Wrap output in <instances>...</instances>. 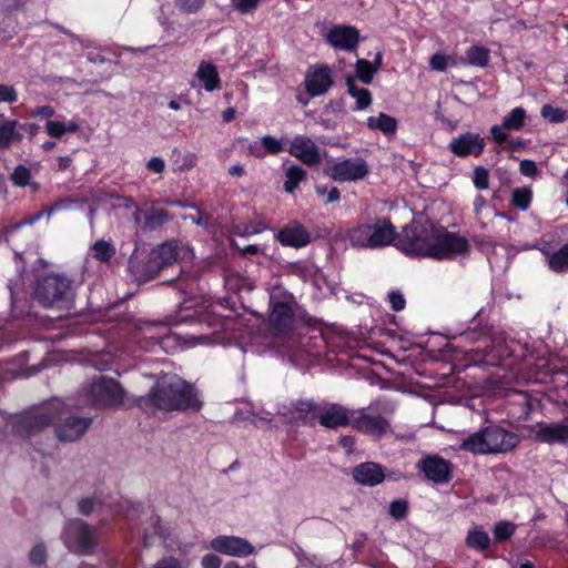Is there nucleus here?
Segmentation results:
<instances>
[{
  "label": "nucleus",
  "instance_id": "1",
  "mask_svg": "<svg viewBox=\"0 0 568 568\" xmlns=\"http://www.w3.org/2000/svg\"><path fill=\"white\" fill-rule=\"evenodd\" d=\"M395 246L408 256L450 258L468 250V241L429 221L414 220L397 235Z\"/></svg>",
  "mask_w": 568,
  "mask_h": 568
},
{
  "label": "nucleus",
  "instance_id": "2",
  "mask_svg": "<svg viewBox=\"0 0 568 568\" xmlns=\"http://www.w3.org/2000/svg\"><path fill=\"white\" fill-rule=\"evenodd\" d=\"M140 406L145 409L200 410L202 400L196 389L178 375L165 374L156 381L149 394L141 397Z\"/></svg>",
  "mask_w": 568,
  "mask_h": 568
},
{
  "label": "nucleus",
  "instance_id": "3",
  "mask_svg": "<svg viewBox=\"0 0 568 568\" xmlns=\"http://www.w3.org/2000/svg\"><path fill=\"white\" fill-rule=\"evenodd\" d=\"M518 437L497 425H489L466 437L460 449L475 455L500 454L515 448Z\"/></svg>",
  "mask_w": 568,
  "mask_h": 568
},
{
  "label": "nucleus",
  "instance_id": "4",
  "mask_svg": "<svg viewBox=\"0 0 568 568\" xmlns=\"http://www.w3.org/2000/svg\"><path fill=\"white\" fill-rule=\"evenodd\" d=\"M346 239L352 246L376 248L392 243L395 245L397 235L389 221L377 219L349 229Z\"/></svg>",
  "mask_w": 568,
  "mask_h": 568
},
{
  "label": "nucleus",
  "instance_id": "5",
  "mask_svg": "<svg viewBox=\"0 0 568 568\" xmlns=\"http://www.w3.org/2000/svg\"><path fill=\"white\" fill-rule=\"evenodd\" d=\"M37 298L44 306L67 315L72 308L73 294L70 282L61 276L44 277L37 288Z\"/></svg>",
  "mask_w": 568,
  "mask_h": 568
},
{
  "label": "nucleus",
  "instance_id": "6",
  "mask_svg": "<svg viewBox=\"0 0 568 568\" xmlns=\"http://www.w3.org/2000/svg\"><path fill=\"white\" fill-rule=\"evenodd\" d=\"M123 396L121 386L111 378L99 377L88 389V400L95 407L120 405Z\"/></svg>",
  "mask_w": 568,
  "mask_h": 568
},
{
  "label": "nucleus",
  "instance_id": "7",
  "mask_svg": "<svg viewBox=\"0 0 568 568\" xmlns=\"http://www.w3.org/2000/svg\"><path fill=\"white\" fill-rule=\"evenodd\" d=\"M63 540L65 546L78 554H89L93 548L92 529L82 520H70L65 525Z\"/></svg>",
  "mask_w": 568,
  "mask_h": 568
},
{
  "label": "nucleus",
  "instance_id": "8",
  "mask_svg": "<svg viewBox=\"0 0 568 568\" xmlns=\"http://www.w3.org/2000/svg\"><path fill=\"white\" fill-rule=\"evenodd\" d=\"M272 311L270 314V326L274 335L284 336L292 331L294 325V313L290 296L276 301L275 292L270 296Z\"/></svg>",
  "mask_w": 568,
  "mask_h": 568
},
{
  "label": "nucleus",
  "instance_id": "9",
  "mask_svg": "<svg viewBox=\"0 0 568 568\" xmlns=\"http://www.w3.org/2000/svg\"><path fill=\"white\" fill-rule=\"evenodd\" d=\"M368 172V164L362 158H348L335 161L327 169L329 178L337 182L363 180Z\"/></svg>",
  "mask_w": 568,
  "mask_h": 568
},
{
  "label": "nucleus",
  "instance_id": "10",
  "mask_svg": "<svg viewBox=\"0 0 568 568\" xmlns=\"http://www.w3.org/2000/svg\"><path fill=\"white\" fill-rule=\"evenodd\" d=\"M334 49L353 52L359 43V31L349 24H334L323 34Z\"/></svg>",
  "mask_w": 568,
  "mask_h": 568
},
{
  "label": "nucleus",
  "instance_id": "11",
  "mask_svg": "<svg viewBox=\"0 0 568 568\" xmlns=\"http://www.w3.org/2000/svg\"><path fill=\"white\" fill-rule=\"evenodd\" d=\"M211 548L217 552L245 558L256 552L255 547L245 538L219 536L211 541Z\"/></svg>",
  "mask_w": 568,
  "mask_h": 568
},
{
  "label": "nucleus",
  "instance_id": "12",
  "mask_svg": "<svg viewBox=\"0 0 568 568\" xmlns=\"http://www.w3.org/2000/svg\"><path fill=\"white\" fill-rule=\"evenodd\" d=\"M287 152L308 166L321 162V150L316 143L308 136L295 135L288 144Z\"/></svg>",
  "mask_w": 568,
  "mask_h": 568
},
{
  "label": "nucleus",
  "instance_id": "13",
  "mask_svg": "<svg viewBox=\"0 0 568 568\" xmlns=\"http://www.w3.org/2000/svg\"><path fill=\"white\" fill-rule=\"evenodd\" d=\"M332 84V71L325 64L311 67L305 74L304 85L311 97L325 94Z\"/></svg>",
  "mask_w": 568,
  "mask_h": 568
},
{
  "label": "nucleus",
  "instance_id": "14",
  "mask_svg": "<svg viewBox=\"0 0 568 568\" xmlns=\"http://www.w3.org/2000/svg\"><path fill=\"white\" fill-rule=\"evenodd\" d=\"M485 149V140L478 133L466 132L453 139L449 143V150L459 158L469 155L478 156Z\"/></svg>",
  "mask_w": 568,
  "mask_h": 568
},
{
  "label": "nucleus",
  "instance_id": "15",
  "mask_svg": "<svg viewBox=\"0 0 568 568\" xmlns=\"http://www.w3.org/2000/svg\"><path fill=\"white\" fill-rule=\"evenodd\" d=\"M317 418L326 428H336L352 424V412L339 404H324L318 407Z\"/></svg>",
  "mask_w": 568,
  "mask_h": 568
},
{
  "label": "nucleus",
  "instance_id": "16",
  "mask_svg": "<svg viewBox=\"0 0 568 568\" xmlns=\"http://www.w3.org/2000/svg\"><path fill=\"white\" fill-rule=\"evenodd\" d=\"M352 425L354 428L377 438L388 430V423L385 418L364 412L352 410Z\"/></svg>",
  "mask_w": 568,
  "mask_h": 568
},
{
  "label": "nucleus",
  "instance_id": "17",
  "mask_svg": "<svg viewBox=\"0 0 568 568\" xmlns=\"http://www.w3.org/2000/svg\"><path fill=\"white\" fill-rule=\"evenodd\" d=\"M90 424V418L69 416L55 426V435L61 442H74L83 436Z\"/></svg>",
  "mask_w": 568,
  "mask_h": 568
},
{
  "label": "nucleus",
  "instance_id": "18",
  "mask_svg": "<svg viewBox=\"0 0 568 568\" xmlns=\"http://www.w3.org/2000/svg\"><path fill=\"white\" fill-rule=\"evenodd\" d=\"M532 438L545 444H566L568 443V425L557 424H539L532 433Z\"/></svg>",
  "mask_w": 568,
  "mask_h": 568
},
{
  "label": "nucleus",
  "instance_id": "19",
  "mask_svg": "<svg viewBox=\"0 0 568 568\" xmlns=\"http://www.w3.org/2000/svg\"><path fill=\"white\" fill-rule=\"evenodd\" d=\"M276 239L284 246L300 248L310 244L311 234L303 225L294 222L283 227Z\"/></svg>",
  "mask_w": 568,
  "mask_h": 568
},
{
  "label": "nucleus",
  "instance_id": "20",
  "mask_svg": "<svg viewBox=\"0 0 568 568\" xmlns=\"http://www.w3.org/2000/svg\"><path fill=\"white\" fill-rule=\"evenodd\" d=\"M418 468L434 483H444L449 478V464L438 456H428L418 463Z\"/></svg>",
  "mask_w": 568,
  "mask_h": 568
},
{
  "label": "nucleus",
  "instance_id": "21",
  "mask_svg": "<svg viewBox=\"0 0 568 568\" xmlns=\"http://www.w3.org/2000/svg\"><path fill=\"white\" fill-rule=\"evenodd\" d=\"M353 477L361 485L376 486L384 480L385 474L378 464L363 463L354 468Z\"/></svg>",
  "mask_w": 568,
  "mask_h": 568
},
{
  "label": "nucleus",
  "instance_id": "22",
  "mask_svg": "<svg viewBox=\"0 0 568 568\" xmlns=\"http://www.w3.org/2000/svg\"><path fill=\"white\" fill-rule=\"evenodd\" d=\"M194 78L207 92L221 89V79L217 69L211 62L202 61L194 73Z\"/></svg>",
  "mask_w": 568,
  "mask_h": 568
},
{
  "label": "nucleus",
  "instance_id": "23",
  "mask_svg": "<svg viewBox=\"0 0 568 568\" xmlns=\"http://www.w3.org/2000/svg\"><path fill=\"white\" fill-rule=\"evenodd\" d=\"M178 255L179 253L176 245H174L173 243L162 244L152 251L150 267L154 273H156L163 266L173 263L176 260Z\"/></svg>",
  "mask_w": 568,
  "mask_h": 568
},
{
  "label": "nucleus",
  "instance_id": "24",
  "mask_svg": "<svg viewBox=\"0 0 568 568\" xmlns=\"http://www.w3.org/2000/svg\"><path fill=\"white\" fill-rule=\"evenodd\" d=\"M19 123L16 120L3 119L0 121V150H8L16 142L23 138L18 130Z\"/></svg>",
  "mask_w": 568,
  "mask_h": 568
},
{
  "label": "nucleus",
  "instance_id": "25",
  "mask_svg": "<svg viewBox=\"0 0 568 568\" xmlns=\"http://www.w3.org/2000/svg\"><path fill=\"white\" fill-rule=\"evenodd\" d=\"M382 65V52L378 51L373 62L365 59H358L355 64V72L358 80L365 84H369L374 74Z\"/></svg>",
  "mask_w": 568,
  "mask_h": 568
},
{
  "label": "nucleus",
  "instance_id": "26",
  "mask_svg": "<svg viewBox=\"0 0 568 568\" xmlns=\"http://www.w3.org/2000/svg\"><path fill=\"white\" fill-rule=\"evenodd\" d=\"M367 126L371 130H377L382 132L386 136H392L397 131L398 122L395 118L381 112L377 115L367 118Z\"/></svg>",
  "mask_w": 568,
  "mask_h": 568
},
{
  "label": "nucleus",
  "instance_id": "27",
  "mask_svg": "<svg viewBox=\"0 0 568 568\" xmlns=\"http://www.w3.org/2000/svg\"><path fill=\"white\" fill-rule=\"evenodd\" d=\"M44 130L51 138L59 139L65 133H74L79 130V125L74 120H67L59 116L54 120H48Z\"/></svg>",
  "mask_w": 568,
  "mask_h": 568
},
{
  "label": "nucleus",
  "instance_id": "28",
  "mask_svg": "<svg viewBox=\"0 0 568 568\" xmlns=\"http://www.w3.org/2000/svg\"><path fill=\"white\" fill-rule=\"evenodd\" d=\"M57 417V410L53 407H47L41 409L37 414L26 417L23 419V424L30 432L39 430L50 423H52Z\"/></svg>",
  "mask_w": 568,
  "mask_h": 568
},
{
  "label": "nucleus",
  "instance_id": "29",
  "mask_svg": "<svg viewBox=\"0 0 568 568\" xmlns=\"http://www.w3.org/2000/svg\"><path fill=\"white\" fill-rule=\"evenodd\" d=\"M168 535L166 527L162 524L161 518L150 513L148 516V525L144 531V544L151 545L155 537L165 538Z\"/></svg>",
  "mask_w": 568,
  "mask_h": 568
},
{
  "label": "nucleus",
  "instance_id": "30",
  "mask_svg": "<svg viewBox=\"0 0 568 568\" xmlns=\"http://www.w3.org/2000/svg\"><path fill=\"white\" fill-rule=\"evenodd\" d=\"M194 304L191 302H183L180 306L178 314L169 320L168 325L174 326L182 323H195L201 322V316L197 311L193 310Z\"/></svg>",
  "mask_w": 568,
  "mask_h": 568
},
{
  "label": "nucleus",
  "instance_id": "31",
  "mask_svg": "<svg viewBox=\"0 0 568 568\" xmlns=\"http://www.w3.org/2000/svg\"><path fill=\"white\" fill-rule=\"evenodd\" d=\"M348 93L356 100V110L367 109L372 104V95L367 89L358 88L354 78L346 79Z\"/></svg>",
  "mask_w": 568,
  "mask_h": 568
},
{
  "label": "nucleus",
  "instance_id": "32",
  "mask_svg": "<svg viewBox=\"0 0 568 568\" xmlns=\"http://www.w3.org/2000/svg\"><path fill=\"white\" fill-rule=\"evenodd\" d=\"M73 204H74V201L69 197L59 200L55 203H53L51 206H49L47 210H42V211L38 212L37 214H34L31 219L19 223L17 225V227H19L21 225H27V224H33L34 222L39 221L43 215H47L48 217H50L51 215H53L54 213H57L59 211L70 210L73 206Z\"/></svg>",
  "mask_w": 568,
  "mask_h": 568
},
{
  "label": "nucleus",
  "instance_id": "33",
  "mask_svg": "<svg viewBox=\"0 0 568 568\" xmlns=\"http://www.w3.org/2000/svg\"><path fill=\"white\" fill-rule=\"evenodd\" d=\"M306 178L304 169L297 165H291L285 170L284 190L287 193H293L298 184Z\"/></svg>",
  "mask_w": 568,
  "mask_h": 568
},
{
  "label": "nucleus",
  "instance_id": "34",
  "mask_svg": "<svg viewBox=\"0 0 568 568\" xmlns=\"http://www.w3.org/2000/svg\"><path fill=\"white\" fill-rule=\"evenodd\" d=\"M467 546L476 550H485L490 542L488 534L477 527L469 530L466 538Z\"/></svg>",
  "mask_w": 568,
  "mask_h": 568
},
{
  "label": "nucleus",
  "instance_id": "35",
  "mask_svg": "<svg viewBox=\"0 0 568 568\" xmlns=\"http://www.w3.org/2000/svg\"><path fill=\"white\" fill-rule=\"evenodd\" d=\"M526 111L518 106L513 109L503 120L504 126L509 131H519L526 121Z\"/></svg>",
  "mask_w": 568,
  "mask_h": 568
},
{
  "label": "nucleus",
  "instance_id": "36",
  "mask_svg": "<svg viewBox=\"0 0 568 568\" xmlns=\"http://www.w3.org/2000/svg\"><path fill=\"white\" fill-rule=\"evenodd\" d=\"M31 172L28 168L23 165H19L14 169L11 174V181L16 186L23 187L30 185L33 192L39 190V184L34 182H30Z\"/></svg>",
  "mask_w": 568,
  "mask_h": 568
},
{
  "label": "nucleus",
  "instance_id": "37",
  "mask_svg": "<svg viewBox=\"0 0 568 568\" xmlns=\"http://www.w3.org/2000/svg\"><path fill=\"white\" fill-rule=\"evenodd\" d=\"M548 265L555 272H568V243L549 256Z\"/></svg>",
  "mask_w": 568,
  "mask_h": 568
},
{
  "label": "nucleus",
  "instance_id": "38",
  "mask_svg": "<svg viewBox=\"0 0 568 568\" xmlns=\"http://www.w3.org/2000/svg\"><path fill=\"white\" fill-rule=\"evenodd\" d=\"M532 199L530 187H517L511 192V203L521 211L528 210Z\"/></svg>",
  "mask_w": 568,
  "mask_h": 568
},
{
  "label": "nucleus",
  "instance_id": "39",
  "mask_svg": "<svg viewBox=\"0 0 568 568\" xmlns=\"http://www.w3.org/2000/svg\"><path fill=\"white\" fill-rule=\"evenodd\" d=\"M262 148L265 150V154L276 155L285 150L284 139H277L273 135H263L260 140Z\"/></svg>",
  "mask_w": 568,
  "mask_h": 568
},
{
  "label": "nucleus",
  "instance_id": "40",
  "mask_svg": "<svg viewBox=\"0 0 568 568\" xmlns=\"http://www.w3.org/2000/svg\"><path fill=\"white\" fill-rule=\"evenodd\" d=\"M92 254L100 262H109L115 254V248L109 242L98 241L92 246Z\"/></svg>",
  "mask_w": 568,
  "mask_h": 568
},
{
  "label": "nucleus",
  "instance_id": "41",
  "mask_svg": "<svg viewBox=\"0 0 568 568\" xmlns=\"http://www.w3.org/2000/svg\"><path fill=\"white\" fill-rule=\"evenodd\" d=\"M541 116L550 123H562L567 120V112L561 108L545 104L540 111Z\"/></svg>",
  "mask_w": 568,
  "mask_h": 568
},
{
  "label": "nucleus",
  "instance_id": "42",
  "mask_svg": "<svg viewBox=\"0 0 568 568\" xmlns=\"http://www.w3.org/2000/svg\"><path fill=\"white\" fill-rule=\"evenodd\" d=\"M466 57L470 64L478 67H485L489 61L488 51L481 47L470 48Z\"/></svg>",
  "mask_w": 568,
  "mask_h": 568
},
{
  "label": "nucleus",
  "instance_id": "43",
  "mask_svg": "<svg viewBox=\"0 0 568 568\" xmlns=\"http://www.w3.org/2000/svg\"><path fill=\"white\" fill-rule=\"evenodd\" d=\"M168 221V214L163 210H153L145 219V227L154 230Z\"/></svg>",
  "mask_w": 568,
  "mask_h": 568
},
{
  "label": "nucleus",
  "instance_id": "44",
  "mask_svg": "<svg viewBox=\"0 0 568 568\" xmlns=\"http://www.w3.org/2000/svg\"><path fill=\"white\" fill-rule=\"evenodd\" d=\"M515 525L509 521H500L496 524L494 529V536L496 540H506L510 538L515 531Z\"/></svg>",
  "mask_w": 568,
  "mask_h": 568
},
{
  "label": "nucleus",
  "instance_id": "45",
  "mask_svg": "<svg viewBox=\"0 0 568 568\" xmlns=\"http://www.w3.org/2000/svg\"><path fill=\"white\" fill-rule=\"evenodd\" d=\"M230 2L235 11L246 14L255 11L261 0H230Z\"/></svg>",
  "mask_w": 568,
  "mask_h": 568
},
{
  "label": "nucleus",
  "instance_id": "46",
  "mask_svg": "<svg viewBox=\"0 0 568 568\" xmlns=\"http://www.w3.org/2000/svg\"><path fill=\"white\" fill-rule=\"evenodd\" d=\"M205 0H175V7L185 13H195L204 4Z\"/></svg>",
  "mask_w": 568,
  "mask_h": 568
},
{
  "label": "nucleus",
  "instance_id": "47",
  "mask_svg": "<svg viewBox=\"0 0 568 568\" xmlns=\"http://www.w3.org/2000/svg\"><path fill=\"white\" fill-rule=\"evenodd\" d=\"M29 559L33 565L41 566L47 560V548L42 544L36 545L29 554Z\"/></svg>",
  "mask_w": 568,
  "mask_h": 568
},
{
  "label": "nucleus",
  "instance_id": "48",
  "mask_svg": "<svg viewBox=\"0 0 568 568\" xmlns=\"http://www.w3.org/2000/svg\"><path fill=\"white\" fill-rule=\"evenodd\" d=\"M488 171L485 168L478 166L474 171L473 182L478 190L488 189Z\"/></svg>",
  "mask_w": 568,
  "mask_h": 568
},
{
  "label": "nucleus",
  "instance_id": "49",
  "mask_svg": "<svg viewBox=\"0 0 568 568\" xmlns=\"http://www.w3.org/2000/svg\"><path fill=\"white\" fill-rule=\"evenodd\" d=\"M316 193L320 196L326 195L325 203H335L339 200V191L337 187L328 189L326 185H317Z\"/></svg>",
  "mask_w": 568,
  "mask_h": 568
},
{
  "label": "nucleus",
  "instance_id": "50",
  "mask_svg": "<svg viewBox=\"0 0 568 568\" xmlns=\"http://www.w3.org/2000/svg\"><path fill=\"white\" fill-rule=\"evenodd\" d=\"M449 61H450L449 57H446L442 53H436L430 58L429 67L434 71L442 72V71L446 70Z\"/></svg>",
  "mask_w": 568,
  "mask_h": 568
},
{
  "label": "nucleus",
  "instance_id": "51",
  "mask_svg": "<svg viewBox=\"0 0 568 568\" xmlns=\"http://www.w3.org/2000/svg\"><path fill=\"white\" fill-rule=\"evenodd\" d=\"M18 100V93L12 85L0 84V102L13 103Z\"/></svg>",
  "mask_w": 568,
  "mask_h": 568
},
{
  "label": "nucleus",
  "instance_id": "52",
  "mask_svg": "<svg viewBox=\"0 0 568 568\" xmlns=\"http://www.w3.org/2000/svg\"><path fill=\"white\" fill-rule=\"evenodd\" d=\"M407 511V504L404 500H395L389 505V515L395 519H400Z\"/></svg>",
  "mask_w": 568,
  "mask_h": 568
},
{
  "label": "nucleus",
  "instance_id": "53",
  "mask_svg": "<svg viewBox=\"0 0 568 568\" xmlns=\"http://www.w3.org/2000/svg\"><path fill=\"white\" fill-rule=\"evenodd\" d=\"M151 568H184V566L178 558L169 556L156 561Z\"/></svg>",
  "mask_w": 568,
  "mask_h": 568
},
{
  "label": "nucleus",
  "instance_id": "54",
  "mask_svg": "<svg viewBox=\"0 0 568 568\" xmlns=\"http://www.w3.org/2000/svg\"><path fill=\"white\" fill-rule=\"evenodd\" d=\"M320 406H316L313 402L310 400H301L296 403V412L302 415H307L310 413H314V416L317 417V410Z\"/></svg>",
  "mask_w": 568,
  "mask_h": 568
},
{
  "label": "nucleus",
  "instance_id": "55",
  "mask_svg": "<svg viewBox=\"0 0 568 568\" xmlns=\"http://www.w3.org/2000/svg\"><path fill=\"white\" fill-rule=\"evenodd\" d=\"M519 171L525 176H535L538 173V168L532 160H523L519 164Z\"/></svg>",
  "mask_w": 568,
  "mask_h": 568
},
{
  "label": "nucleus",
  "instance_id": "56",
  "mask_svg": "<svg viewBox=\"0 0 568 568\" xmlns=\"http://www.w3.org/2000/svg\"><path fill=\"white\" fill-rule=\"evenodd\" d=\"M506 130H508L506 126H504V123L493 125L490 129L491 136L495 142L497 143H504L508 139V134L506 133Z\"/></svg>",
  "mask_w": 568,
  "mask_h": 568
},
{
  "label": "nucleus",
  "instance_id": "57",
  "mask_svg": "<svg viewBox=\"0 0 568 568\" xmlns=\"http://www.w3.org/2000/svg\"><path fill=\"white\" fill-rule=\"evenodd\" d=\"M146 168L154 173L161 174L165 170V162L160 156H153L148 161Z\"/></svg>",
  "mask_w": 568,
  "mask_h": 568
},
{
  "label": "nucleus",
  "instance_id": "58",
  "mask_svg": "<svg viewBox=\"0 0 568 568\" xmlns=\"http://www.w3.org/2000/svg\"><path fill=\"white\" fill-rule=\"evenodd\" d=\"M98 501L92 498H84L79 501V511L83 515H89L97 509Z\"/></svg>",
  "mask_w": 568,
  "mask_h": 568
},
{
  "label": "nucleus",
  "instance_id": "59",
  "mask_svg": "<svg viewBox=\"0 0 568 568\" xmlns=\"http://www.w3.org/2000/svg\"><path fill=\"white\" fill-rule=\"evenodd\" d=\"M388 300L392 305V308L396 312L404 310L405 300L404 296L397 292H392L388 294Z\"/></svg>",
  "mask_w": 568,
  "mask_h": 568
},
{
  "label": "nucleus",
  "instance_id": "60",
  "mask_svg": "<svg viewBox=\"0 0 568 568\" xmlns=\"http://www.w3.org/2000/svg\"><path fill=\"white\" fill-rule=\"evenodd\" d=\"M31 115L41 119H49L54 115V109L50 105L38 106L31 111Z\"/></svg>",
  "mask_w": 568,
  "mask_h": 568
},
{
  "label": "nucleus",
  "instance_id": "61",
  "mask_svg": "<svg viewBox=\"0 0 568 568\" xmlns=\"http://www.w3.org/2000/svg\"><path fill=\"white\" fill-rule=\"evenodd\" d=\"M201 565L202 568H220L221 559L213 554H209L202 558Z\"/></svg>",
  "mask_w": 568,
  "mask_h": 568
},
{
  "label": "nucleus",
  "instance_id": "62",
  "mask_svg": "<svg viewBox=\"0 0 568 568\" xmlns=\"http://www.w3.org/2000/svg\"><path fill=\"white\" fill-rule=\"evenodd\" d=\"M156 329L161 331L160 334H159V338L162 335L164 336L166 334V332H168V328H166L165 325H155V324H148L143 328V332H144V334L149 335V337L154 338L153 332L156 331Z\"/></svg>",
  "mask_w": 568,
  "mask_h": 568
},
{
  "label": "nucleus",
  "instance_id": "63",
  "mask_svg": "<svg viewBox=\"0 0 568 568\" xmlns=\"http://www.w3.org/2000/svg\"><path fill=\"white\" fill-rule=\"evenodd\" d=\"M264 227L261 226V225H252V226H245V229L243 231H240L239 230V234L240 235H252V234H257L260 233Z\"/></svg>",
  "mask_w": 568,
  "mask_h": 568
},
{
  "label": "nucleus",
  "instance_id": "64",
  "mask_svg": "<svg viewBox=\"0 0 568 568\" xmlns=\"http://www.w3.org/2000/svg\"><path fill=\"white\" fill-rule=\"evenodd\" d=\"M72 163V160L70 156H59L58 158V166L60 170H67L68 168H70Z\"/></svg>",
  "mask_w": 568,
  "mask_h": 568
}]
</instances>
